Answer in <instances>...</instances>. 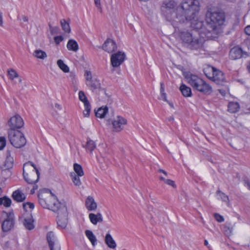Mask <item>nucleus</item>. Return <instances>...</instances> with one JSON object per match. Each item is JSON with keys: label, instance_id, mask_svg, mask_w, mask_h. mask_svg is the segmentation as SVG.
<instances>
[{"label": "nucleus", "instance_id": "nucleus-19", "mask_svg": "<svg viewBox=\"0 0 250 250\" xmlns=\"http://www.w3.org/2000/svg\"><path fill=\"white\" fill-rule=\"evenodd\" d=\"M86 84L89 89L93 92H96L101 89L100 81L97 78H94L89 82H86Z\"/></svg>", "mask_w": 250, "mask_h": 250}, {"label": "nucleus", "instance_id": "nucleus-6", "mask_svg": "<svg viewBox=\"0 0 250 250\" xmlns=\"http://www.w3.org/2000/svg\"><path fill=\"white\" fill-rule=\"evenodd\" d=\"M8 138L11 145L17 148L24 146L26 144V140L24 134L18 130L9 129Z\"/></svg>", "mask_w": 250, "mask_h": 250}, {"label": "nucleus", "instance_id": "nucleus-10", "mask_svg": "<svg viewBox=\"0 0 250 250\" xmlns=\"http://www.w3.org/2000/svg\"><path fill=\"white\" fill-rule=\"evenodd\" d=\"M193 89L206 95H209L212 92L211 86L202 78Z\"/></svg>", "mask_w": 250, "mask_h": 250}, {"label": "nucleus", "instance_id": "nucleus-58", "mask_svg": "<svg viewBox=\"0 0 250 250\" xmlns=\"http://www.w3.org/2000/svg\"><path fill=\"white\" fill-rule=\"evenodd\" d=\"M3 19L1 13H0V26H3Z\"/></svg>", "mask_w": 250, "mask_h": 250}, {"label": "nucleus", "instance_id": "nucleus-51", "mask_svg": "<svg viewBox=\"0 0 250 250\" xmlns=\"http://www.w3.org/2000/svg\"><path fill=\"white\" fill-rule=\"evenodd\" d=\"M165 183L168 185L171 186L173 188L176 187L174 181L170 179H166V180H165Z\"/></svg>", "mask_w": 250, "mask_h": 250}, {"label": "nucleus", "instance_id": "nucleus-60", "mask_svg": "<svg viewBox=\"0 0 250 250\" xmlns=\"http://www.w3.org/2000/svg\"><path fill=\"white\" fill-rule=\"evenodd\" d=\"M22 20L24 22H27L28 20V18L25 16H22Z\"/></svg>", "mask_w": 250, "mask_h": 250}, {"label": "nucleus", "instance_id": "nucleus-62", "mask_svg": "<svg viewBox=\"0 0 250 250\" xmlns=\"http://www.w3.org/2000/svg\"><path fill=\"white\" fill-rule=\"evenodd\" d=\"M160 179L161 180L163 181L164 182H165V180H166V179L165 178H164L163 177H162V176H160Z\"/></svg>", "mask_w": 250, "mask_h": 250}, {"label": "nucleus", "instance_id": "nucleus-32", "mask_svg": "<svg viewBox=\"0 0 250 250\" xmlns=\"http://www.w3.org/2000/svg\"><path fill=\"white\" fill-rule=\"evenodd\" d=\"M57 65L59 68L65 73H67L69 71L68 66L65 64L63 61L62 60H59L57 62Z\"/></svg>", "mask_w": 250, "mask_h": 250}, {"label": "nucleus", "instance_id": "nucleus-11", "mask_svg": "<svg viewBox=\"0 0 250 250\" xmlns=\"http://www.w3.org/2000/svg\"><path fill=\"white\" fill-rule=\"evenodd\" d=\"M57 224L62 228H65L67 224V211L66 206H62L61 210L60 209L57 211Z\"/></svg>", "mask_w": 250, "mask_h": 250}, {"label": "nucleus", "instance_id": "nucleus-1", "mask_svg": "<svg viewBox=\"0 0 250 250\" xmlns=\"http://www.w3.org/2000/svg\"><path fill=\"white\" fill-rule=\"evenodd\" d=\"M199 4L198 0H183L176 8L175 19L172 18L177 5L174 0L164 1L161 7V11L167 20L171 22L173 26L176 28H178V22L183 23L185 21L194 20L196 13L199 10Z\"/></svg>", "mask_w": 250, "mask_h": 250}, {"label": "nucleus", "instance_id": "nucleus-44", "mask_svg": "<svg viewBox=\"0 0 250 250\" xmlns=\"http://www.w3.org/2000/svg\"><path fill=\"white\" fill-rule=\"evenodd\" d=\"M22 207L23 209L25 210L26 212H27V208H29L31 209H33L34 208V204L33 203L31 202H27L23 203L22 204Z\"/></svg>", "mask_w": 250, "mask_h": 250}, {"label": "nucleus", "instance_id": "nucleus-20", "mask_svg": "<svg viewBox=\"0 0 250 250\" xmlns=\"http://www.w3.org/2000/svg\"><path fill=\"white\" fill-rule=\"evenodd\" d=\"M85 204L86 208L89 211H93L97 208V203L92 196H88L86 198Z\"/></svg>", "mask_w": 250, "mask_h": 250}, {"label": "nucleus", "instance_id": "nucleus-27", "mask_svg": "<svg viewBox=\"0 0 250 250\" xmlns=\"http://www.w3.org/2000/svg\"><path fill=\"white\" fill-rule=\"evenodd\" d=\"M96 146V145L94 141L89 138L87 139L86 143L84 146L86 151H89L90 153H92Z\"/></svg>", "mask_w": 250, "mask_h": 250}, {"label": "nucleus", "instance_id": "nucleus-36", "mask_svg": "<svg viewBox=\"0 0 250 250\" xmlns=\"http://www.w3.org/2000/svg\"><path fill=\"white\" fill-rule=\"evenodd\" d=\"M71 176L72 177V180L75 186L79 187L81 185L82 182L79 178L80 176L77 175L75 173H71Z\"/></svg>", "mask_w": 250, "mask_h": 250}, {"label": "nucleus", "instance_id": "nucleus-8", "mask_svg": "<svg viewBox=\"0 0 250 250\" xmlns=\"http://www.w3.org/2000/svg\"><path fill=\"white\" fill-rule=\"evenodd\" d=\"M2 216L4 220L2 222L1 228L3 231L7 232L12 229L15 225V216L13 212L2 211Z\"/></svg>", "mask_w": 250, "mask_h": 250}, {"label": "nucleus", "instance_id": "nucleus-30", "mask_svg": "<svg viewBox=\"0 0 250 250\" xmlns=\"http://www.w3.org/2000/svg\"><path fill=\"white\" fill-rule=\"evenodd\" d=\"M85 234L92 243V245L95 246L97 244V239L92 231L89 230H86L85 231Z\"/></svg>", "mask_w": 250, "mask_h": 250}, {"label": "nucleus", "instance_id": "nucleus-5", "mask_svg": "<svg viewBox=\"0 0 250 250\" xmlns=\"http://www.w3.org/2000/svg\"><path fill=\"white\" fill-rule=\"evenodd\" d=\"M179 36L183 43L192 50H198L203 47V42L198 38L193 37L188 31H180Z\"/></svg>", "mask_w": 250, "mask_h": 250}, {"label": "nucleus", "instance_id": "nucleus-9", "mask_svg": "<svg viewBox=\"0 0 250 250\" xmlns=\"http://www.w3.org/2000/svg\"><path fill=\"white\" fill-rule=\"evenodd\" d=\"M206 26L204 27V22L199 20L193 21L191 22L192 28L199 30V34L203 38H206L208 39H213L215 36L212 35L211 33L209 32L208 30V23H206Z\"/></svg>", "mask_w": 250, "mask_h": 250}, {"label": "nucleus", "instance_id": "nucleus-57", "mask_svg": "<svg viewBox=\"0 0 250 250\" xmlns=\"http://www.w3.org/2000/svg\"><path fill=\"white\" fill-rule=\"evenodd\" d=\"M158 171L159 172H161L162 173H164L166 176H167V172L165 170H163L162 169H159Z\"/></svg>", "mask_w": 250, "mask_h": 250}, {"label": "nucleus", "instance_id": "nucleus-39", "mask_svg": "<svg viewBox=\"0 0 250 250\" xmlns=\"http://www.w3.org/2000/svg\"><path fill=\"white\" fill-rule=\"evenodd\" d=\"M84 110L83 111L84 116L88 117L90 115L91 111V105L89 103L84 104Z\"/></svg>", "mask_w": 250, "mask_h": 250}, {"label": "nucleus", "instance_id": "nucleus-54", "mask_svg": "<svg viewBox=\"0 0 250 250\" xmlns=\"http://www.w3.org/2000/svg\"><path fill=\"white\" fill-rule=\"evenodd\" d=\"M94 2L96 6L99 8L101 9V0H94Z\"/></svg>", "mask_w": 250, "mask_h": 250}, {"label": "nucleus", "instance_id": "nucleus-2", "mask_svg": "<svg viewBox=\"0 0 250 250\" xmlns=\"http://www.w3.org/2000/svg\"><path fill=\"white\" fill-rule=\"evenodd\" d=\"M206 21L208 23V33H211L216 37V29L225 22V15L224 12L219 10L209 8L206 14Z\"/></svg>", "mask_w": 250, "mask_h": 250}, {"label": "nucleus", "instance_id": "nucleus-4", "mask_svg": "<svg viewBox=\"0 0 250 250\" xmlns=\"http://www.w3.org/2000/svg\"><path fill=\"white\" fill-rule=\"evenodd\" d=\"M23 176L24 180L30 184L36 183L40 176V172L36 166L29 161L23 166Z\"/></svg>", "mask_w": 250, "mask_h": 250}, {"label": "nucleus", "instance_id": "nucleus-63", "mask_svg": "<svg viewBox=\"0 0 250 250\" xmlns=\"http://www.w3.org/2000/svg\"><path fill=\"white\" fill-rule=\"evenodd\" d=\"M208 241H207V240H205L204 241V244H205V245H206V246H208Z\"/></svg>", "mask_w": 250, "mask_h": 250}, {"label": "nucleus", "instance_id": "nucleus-17", "mask_svg": "<svg viewBox=\"0 0 250 250\" xmlns=\"http://www.w3.org/2000/svg\"><path fill=\"white\" fill-rule=\"evenodd\" d=\"M247 55L246 52L243 51L240 47L235 46L231 48L229 51V58L231 60H237Z\"/></svg>", "mask_w": 250, "mask_h": 250}, {"label": "nucleus", "instance_id": "nucleus-46", "mask_svg": "<svg viewBox=\"0 0 250 250\" xmlns=\"http://www.w3.org/2000/svg\"><path fill=\"white\" fill-rule=\"evenodd\" d=\"M84 77L85 78L86 82H89L94 78L92 77L91 72L87 70H85Z\"/></svg>", "mask_w": 250, "mask_h": 250}, {"label": "nucleus", "instance_id": "nucleus-33", "mask_svg": "<svg viewBox=\"0 0 250 250\" xmlns=\"http://www.w3.org/2000/svg\"><path fill=\"white\" fill-rule=\"evenodd\" d=\"M33 55L40 59H44L47 57L46 53L41 50H36L33 53Z\"/></svg>", "mask_w": 250, "mask_h": 250}, {"label": "nucleus", "instance_id": "nucleus-13", "mask_svg": "<svg viewBox=\"0 0 250 250\" xmlns=\"http://www.w3.org/2000/svg\"><path fill=\"white\" fill-rule=\"evenodd\" d=\"M125 55L124 52L119 51L111 56V63L113 67L119 66L124 61Z\"/></svg>", "mask_w": 250, "mask_h": 250}, {"label": "nucleus", "instance_id": "nucleus-50", "mask_svg": "<svg viewBox=\"0 0 250 250\" xmlns=\"http://www.w3.org/2000/svg\"><path fill=\"white\" fill-rule=\"evenodd\" d=\"M108 149L106 150V149L104 151H100V154L101 156L103 158L104 161H105L106 159L108 160Z\"/></svg>", "mask_w": 250, "mask_h": 250}, {"label": "nucleus", "instance_id": "nucleus-35", "mask_svg": "<svg viewBox=\"0 0 250 250\" xmlns=\"http://www.w3.org/2000/svg\"><path fill=\"white\" fill-rule=\"evenodd\" d=\"M11 204V200L9 198L6 196L0 198V205H3L5 207H9Z\"/></svg>", "mask_w": 250, "mask_h": 250}, {"label": "nucleus", "instance_id": "nucleus-56", "mask_svg": "<svg viewBox=\"0 0 250 250\" xmlns=\"http://www.w3.org/2000/svg\"><path fill=\"white\" fill-rule=\"evenodd\" d=\"M9 247V241H7L5 243L4 246H3V248L4 249H8Z\"/></svg>", "mask_w": 250, "mask_h": 250}, {"label": "nucleus", "instance_id": "nucleus-16", "mask_svg": "<svg viewBox=\"0 0 250 250\" xmlns=\"http://www.w3.org/2000/svg\"><path fill=\"white\" fill-rule=\"evenodd\" d=\"M34 220L32 215L30 213H27L24 214V219L23 221V225L26 229L31 230L34 229L35 225L34 224Z\"/></svg>", "mask_w": 250, "mask_h": 250}, {"label": "nucleus", "instance_id": "nucleus-34", "mask_svg": "<svg viewBox=\"0 0 250 250\" xmlns=\"http://www.w3.org/2000/svg\"><path fill=\"white\" fill-rule=\"evenodd\" d=\"M61 24L62 30L66 33H70L71 31L69 23L65 20L62 19L61 21Z\"/></svg>", "mask_w": 250, "mask_h": 250}, {"label": "nucleus", "instance_id": "nucleus-28", "mask_svg": "<svg viewBox=\"0 0 250 250\" xmlns=\"http://www.w3.org/2000/svg\"><path fill=\"white\" fill-rule=\"evenodd\" d=\"M46 238L49 248L57 244H55L56 238L54 233L52 231H49L47 233Z\"/></svg>", "mask_w": 250, "mask_h": 250}, {"label": "nucleus", "instance_id": "nucleus-31", "mask_svg": "<svg viewBox=\"0 0 250 250\" xmlns=\"http://www.w3.org/2000/svg\"><path fill=\"white\" fill-rule=\"evenodd\" d=\"M240 105L237 102H230L228 104V111L231 113H235L239 110Z\"/></svg>", "mask_w": 250, "mask_h": 250}, {"label": "nucleus", "instance_id": "nucleus-7", "mask_svg": "<svg viewBox=\"0 0 250 250\" xmlns=\"http://www.w3.org/2000/svg\"><path fill=\"white\" fill-rule=\"evenodd\" d=\"M204 72L208 78L212 80L217 84H223L225 82V77L224 73L214 67L209 66L204 69Z\"/></svg>", "mask_w": 250, "mask_h": 250}, {"label": "nucleus", "instance_id": "nucleus-22", "mask_svg": "<svg viewBox=\"0 0 250 250\" xmlns=\"http://www.w3.org/2000/svg\"><path fill=\"white\" fill-rule=\"evenodd\" d=\"M89 218L93 225H96L98 222H102L103 221L102 215L100 213L96 214L91 213L89 214Z\"/></svg>", "mask_w": 250, "mask_h": 250}, {"label": "nucleus", "instance_id": "nucleus-37", "mask_svg": "<svg viewBox=\"0 0 250 250\" xmlns=\"http://www.w3.org/2000/svg\"><path fill=\"white\" fill-rule=\"evenodd\" d=\"M74 170L77 173V175L82 176L83 175L84 173L82 168V166L78 164H74Z\"/></svg>", "mask_w": 250, "mask_h": 250}, {"label": "nucleus", "instance_id": "nucleus-53", "mask_svg": "<svg viewBox=\"0 0 250 250\" xmlns=\"http://www.w3.org/2000/svg\"><path fill=\"white\" fill-rule=\"evenodd\" d=\"M245 32L246 34L250 35V25H248L245 28Z\"/></svg>", "mask_w": 250, "mask_h": 250}, {"label": "nucleus", "instance_id": "nucleus-41", "mask_svg": "<svg viewBox=\"0 0 250 250\" xmlns=\"http://www.w3.org/2000/svg\"><path fill=\"white\" fill-rule=\"evenodd\" d=\"M79 99L84 104L89 103L87 97L84 93L83 91H80L79 92Z\"/></svg>", "mask_w": 250, "mask_h": 250}, {"label": "nucleus", "instance_id": "nucleus-38", "mask_svg": "<svg viewBox=\"0 0 250 250\" xmlns=\"http://www.w3.org/2000/svg\"><path fill=\"white\" fill-rule=\"evenodd\" d=\"M160 93H161V97L160 99L163 100L164 101L168 102V101L167 99V94L165 92V85L163 82L160 83Z\"/></svg>", "mask_w": 250, "mask_h": 250}, {"label": "nucleus", "instance_id": "nucleus-59", "mask_svg": "<svg viewBox=\"0 0 250 250\" xmlns=\"http://www.w3.org/2000/svg\"><path fill=\"white\" fill-rule=\"evenodd\" d=\"M55 107L56 108H57V109H58L59 110H61L62 109V106L59 104H57V103L55 104Z\"/></svg>", "mask_w": 250, "mask_h": 250}, {"label": "nucleus", "instance_id": "nucleus-42", "mask_svg": "<svg viewBox=\"0 0 250 250\" xmlns=\"http://www.w3.org/2000/svg\"><path fill=\"white\" fill-rule=\"evenodd\" d=\"M233 226L229 223H226L224 225V230L227 233H230L232 232Z\"/></svg>", "mask_w": 250, "mask_h": 250}, {"label": "nucleus", "instance_id": "nucleus-64", "mask_svg": "<svg viewBox=\"0 0 250 250\" xmlns=\"http://www.w3.org/2000/svg\"><path fill=\"white\" fill-rule=\"evenodd\" d=\"M37 188H38V186L37 185H34L33 186V188L32 189H33V190L37 189Z\"/></svg>", "mask_w": 250, "mask_h": 250}, {"label": "nucleus", "instance_id": "nucleus-15", "mask_svg": "<svg viewBox=\"0 0 250 250\" xmlns=\"http://www.w3.org/2000/svg\"><path fill=\"white\" fill-rule=\"evenodd\" d=\"M186 82L192 87L199 82L201 79L198 76L193 74L190 72H186L184 73Z\"/></svg>", "mask_w": 250, "mask_h": 250}, {"label": "nucleus", "instance_id": "nucleus-24", "mask_svg": "<svg viewBox=\"0 0 250 250\" xmlns=\"http://www.w3.org/2000/svg\"><path fill=\"white\" fill-rule=\"evenodd\" d=\"M105 243L110 249H115L116 247V242L109 233H107L105 235Z\"/></svg>", "mask_w": 250, "mask_h": 250}, {"label": "nucleus", "instance_id": "nucleus-26", "mask_svg": "<svg viewBox=\"0 0 250 250\" xmlns=\"http://www.w3.org/2000/svg\"><path fill=\"white\" fill-rule=\"evenodd\" d=\"M67 48L69 50L76 52L79 49V45L76 41L71 39L68 41Z\"/></svg>", "mask_w": 250, "mask_h": 250}, {"label": "nucleus", "instance_id": "nucleus-18", "mask_svg": "<svg viewBox=\"0 0 250 250\" xmlns=\"http://www.w3.org/2000/svg\"><path fill=\"white\" fill-rule=\"evenodd\" d=\"M103 48L108 53H112L117 49L115 42L111 39H107L103 45Z\"/></svg>", "mask_w": 250, "mask_h": 250}, {"label": "nucleus", "instance_id": "nucleus-45", "mask_svg": "<svg viewBox=\"0 0 250 250\" xmlns=\"http://www.w3.org/2000/svg\"><path fill=\"white\" fill-rule=\"evenodd\" d=\"M49 30L52 35L54 34H58L60 31V28L58 26H52L50 24H49Z\"/></svg>", "mask_w": 250, "mask_h": 250}, {"label": "nucleus", "instance_id": "nucleus-61", "mask_svg": "<svg viewBox=\"0 0 250 250\" xmlns=\"http://www.w3.org/2000/svg\"><path fill=\"white\" fill-rule=\"evenodd\" d=\"M247 68L249 71L250 72V62H249V64L247 65Z\"/></svg>", "mask_w": 250, "mask_h": 250}, {"label": "nucleus", "instance_id": "nucleus-12", "mask_svg": "<svg viewBox=\"0 0 250 250\" xmlns=\"http://www.w3.org/2000/svg\"><path fill=\"white\" fill-rule=\"evenodd\" d=\"M10 129H19L23 126L24 122L22 118L19 115L11 117L8 122Z\"/></svg>", "mask_w": 250, "mask_h": 250}, {"label": "nucleus", "instance_id": "nucleus-3", "mask_svg": "<svg viewBox=\"0 0 250 250\" xmlns=\"http://www.w3.org/2000/svg\"><path fill=\"white\" fill-rule=\"evenodd\" d=\"M38 198L40 204L43 208H48L55 212L61 210L62 206H65L64 204L61 203L57 197L51 191L49 194H39Z\"/></svg>", "mask_w": 250, "mask_h": 250}, {"label": "nucleus", "instance_id": "nucleus-25", "mask_svg": "<svg viewBox=\"0 0 250 250\" xmlns=\"http://www.w3.org/2000/svg\"><path fill=\"white\" fill-rule=\"evenodd\" d=\"M180 90L182 95L185 97H189L192 96L191 88L185 84H182L181 85Z\"/></svg>", "mask_w": 250, "mask_h": 250}, {"label": "nucleus", "instance_id": "nucleus-52", "mask_svg": "<svg viewBox=\"0 0 250 250\" xmlns=\"http://www.w3.org/2000/svg\"><path fill=\"white\" fill-rule=\"evenodd\" d=\"M50 250H61V247L59 245L56 244L54 246L50 247Z\"/></svg>", "mask_w": 250, "mask_h": 250}, {"label": "nucleus", "instance_id": "nucleus-55", "mask_svg": "<svg viewBox=\"0 0 250 250\" xmlns=\"http://www.w3.org/2000/svg\"><path fill=\"white\" fill-rule=\"evenodd\" d=\"M245 185L250 190V181L249 180H245Z\"/></svg>", "mask_w": 250, "mask_h": 250}, {"label": "nucleus", "instance_id": "nucleus-14", "mask_svg": "<svg viewBox=\"0 0 250 250\" xmlns=\"http://www.w3.org/2000/svg\"><path fill=\"white\" fill-rule=\"evenodd\" d=\"M127 124V120L122 116H118L112 122L114 130L119 132L123 129L124 125Z\"/></svg>", "mask_w": 250, "mask_h": 250}, {"label": "nucleus", "instance_id": "nucleus-47", "mask_svg": "<svg viewBox=\"0 0 250 250\" xmlns=\"http://www.w3.org/2000/svg\"><path fill=\"white\" fill-rule=\"evenodd\" d=\"M6 143L4 137H0V150H2L5 146Z\"/></svg>", "mask_w": 250, "mask_h": 250}, {"label": "nucleus", "instance_id": "nucleus-49", "mask_svg": "<svg viewBox=\"0 0 250 250\" xmlns=\"http://www.w3.org/2000/svg\"><path fill=\"white\" fill-rule=\"evenodd\" d=\"M63 40V37L62 36H58L54 37V42L57 45H58Z\"/></svg>", "mask_w": 250, "mask_h": 250}, {"label": "nucleus", "instance_id": "nucleus-21", "mask_svg": "<svg viewBox=\"0 0 250 250\" xmlns=\"http://www.w3.org/2000/svg\"><path fill=\"white\" fill-rule=\"evenodd\" d=\"M12 197L17 202H23L25 199V195L19 189L14 191L12 193Z\"/></svg>", "mask_w": 250, "mask_h": 250}, {"label": "nucleus", "instance_id": "nucleus-40", "mask_svg": "<svg viewBox=\"0 0 250 250\" xmlns=\"http://www.w3.org/2000/svg\"><path fill=\"white\" fill-rule=\"evenodd\" d=\"M8 75L9 79L11 80H13L14 78L19 77V74L13 68L8 70Z\"/></svg>", "mask_w": 250, "mask_h": 250}, {"label": "nucleus", "instance_id": "nucleus-29", "mask_svg": "<svg viewBox=\"0 0 250 250\" xmlns=\"http://www.w3.org/2000/svg\"><path fill=\"white\" fill-rule=\"evenodd\" d=\"M108 107L106 106H102L99 108L98 110L95 112V115L97 117L103 118L108 112Z\"/></svg>", "mask_w": 250, "mask_h": 250}, {"label": "nucleus", "instance_id": "nucleus-23", "mask_svg": "<svg viewBox=\"0 0 250 250\" xmlns=\"http://www.w3.org/2000/svg\"><path fill=\"white\" fill-rule=\"evenodd\" d=\"M14 162L13 157L11 156V151L7 150L6 152V160L5 161V166L7 168H11Z\"/></svg>", "mask_w": 250, "mask_h": 250}, {"label": "nucleus", "instance_id": "nucleus-48", "mask_svg": "<svg viewBox=\"0 0 250 250\" xmlns=\"http://www.w3.org/2000/svg\"><path fill=\"white\" fill-rule=\"evenodd\" d=\"M214 216L216 220L218 222H222L224 221L223 216L218 213H215Z\"/></svg>", "mask_w": 250, "mask_h": 250}, {"label": "nucleus", "instance_id": "nucleus-43", "mask_svg": "<svg viewBox=\"0 0 250 250\" xmlns=\"http://www.w3.org/2000/svg\"><path fill=\"white\" fill-rule=\"evenodd\" d=\"M217 194L219 195L220 198L223 201L227 202L229 201V197L226 194L220 191V190H218L217 191Z\"/></svg>", "mask_w": 250, "mask_h": 250}]
</instances>
